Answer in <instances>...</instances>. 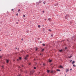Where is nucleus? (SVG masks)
I'll list each match as a JSON object with an SVG mask.
<instances>
[{
  "instance_id": "1",
  "label": "nucleus",
  "mask_w": 76,
  "mask_h": 76,
  "mask_svg": "<svg viewBox=\"0 0 76 76\" xmlns=\"http://www.w3.org/2000/svg\"><path fill=\"white\" fill-rule=\"evenodd\" d=\"M34 72H35L34 70H32L30 72V75H32V74H33Z\"/></svg>"
},
{
  "instance_id": "2",
  "label": "nucleus",
  "mask_w": 76,
  "mask_h": 76,
  "mask_svg": "<svg viewBox=\"0 0 76 76\" xmlns=\"http://www.w3.org/2000/svg\"><path fill=\"white\" fill-rule=\"evenodd\" d=\"M59 68H61V69H63V66H61V65H60L59 66Z\"/></svg>"
},
{
  "instance_id": "3",
  "label": "nucleus",
  "mask_w": 76,
  "mask_h": 76,
  "mask_svg": "<svg viewBox=\"0 0 76 76\" xmlns=\"http://www.w3.org/2000/svg\"><path fill=\"white\" fill-rule=\"evenodd\" d=\"M69 69H66V73H67V72H69Z\"/></svg>"
},
{
  "instance_id": "4",
  "label": "nucleus",
  "mask_w": 76,
  "mask_h": 76,
  "mask_svg": "<svg viewBox=\"0 0 76 76\" xmlns=\"http://www.w3.org/2000/svg\"><path fill=\"white\" fill-rule=\"evenodd\" d=\"M48 20L49 22H51V19L50 18H49L48 19Z\"/></svg>"
},
{
  "instance_id": "5",
  "label": "nucleus",
  "mask_w": 76,
  "mask_h": 76,
  "mask_svg": "<svg viewBox=\"0 0 76 76\" xmlns=\"http://www.w3.org/2000/svg\"><path fill=\"white\" fill-rule=\"evenodd\" d=\"M6 63H9V60L8 59H6Z\"/></svg>"
},
{
  "instance_id": "6",
  "label": "nucleus",
  "mask_w": 76,
  "mask_h": 76,
  "mask_svg": "<svg viewBox=\"0 0 76 76\" xmlns=\"http://www.w3.org/2000/svg\"><path fill=\"white\" fill-rule=\"evenodd\" d=\"M24 60H28V58L26 57L24 58Z\"/></svg>"
},
{
  "instance_id": "7",
  "label": "nucleus",
  "mask_w": 76,
  "mask_h": 76,
  "mask_svg": "<svg viewBox=\"0 0 76 76\" xmlns=\"http://www.w3.org/2000/svg\"><path fill=\"white\" fill-rule=\"evenodd\" d=\"M52 60H50V59H49V62H52Z\"/></svg>"
},
{
  "instance_id": "8",
  "label": "nucleus",
  "mask_w": 76,
  "mask_h": 76,
  "mask_svg": "<svg viewBox=\"0 0 76 76\" xmlns=\"http://www.w3.org/2000/svg\"><path fill=\"white\" fill-rule=\"evenodd\" d=\"M72 38L74 39H75V38H76V36H74L72 37Z\"/></svg>"
},
{
  "instance_id": "9",
  "label": "nucleus",
  "mask_w": 76,
  "mask_h": 76,
  "mask_svg": "<svg viewBox=\"0 0 76 76\" xmlns=\"http://www.w3.org/2000/svg\"><path fill=\"white\" fill-rule=\"evenodd\" d=\"M42 50H41L42 52H43V51H44V50H45V49H42Z\"/></svg>"
},
{
  "instance_id": "10",
  "label": "nucleus",
  "mask_w": 76,
  "mask_h": 76,
  "mask_svg": "<svg viewBox=\"0 0 76 76\" xmlns=\"http://www.w3.org/2000/svg\"><path fill=\"white\" fill-rule=\"evenodd\" d=\"M19 60H22V57H19Z\"/></svg>"
},
{
  "instance_id": "11",
  "label": "nucleus",
  "mask_w": 76,
  "mask_h": 76,
  "mask_svg": "<svg viewBox=\"0 0 76 76\" xmlns=\"http://www.w3.org/2000/svg\"><path fill=\"white\" fill-rule=\"evenodd\" d=\"M50 70H47V72L48 73H49V72H50Z\"/></svg>"
},
{
  "instance_id": "12",
  "label": "nucleus",
  "mask_w": 76,
  "mask_h": 76,
  "mask_svg": "<svg viewBox=\"0 0 76 76\" xmlns=\"http://www.w3.org/2000/svg\"><path fill=\"white\" fill-rule=\"evenodd\" d=\"M21 53H24V50H22L21 51Z\"/></svg>"
},
{
  "instance_id": "13",
  "label": "nucleus",
  "mask_w": 76,
  "mask_h": 76,
  "mask_svg": "<svg viewBox=\"0 0 76 76\" xmlns=\"http://www.w3.org/2000/svg\"><path fill=\"white\" fill-rule=\"evenodd\" d=\"M59 51L60 52H62V51H63V49H61V50H59Z\"/></svg>"
},
{
  "instance_id": "14",
  "label": "nucleus",
  "mask_w": 76,
  "mask_h": 76,
  "mask_svg": "<svg viewBox=\"0 0 76 76\" xmlns=\"http://www.w3.org/2000/svg\"><path fill=\"white\" fill-rule=\"evenodd\" d=\"M35 51H37V50H38V48H35Z\"/></svg>"
},
{
  "instance_id": "15",
  "label": "nucleus",
  "mask_w": 76,
  "mask_h": 76,
  "mask_svg": "<svg viewBox=\"0 0 76 76\" xmlns=\"http://www.w3.org/2000/svg\"><path fill=\"white\" fill-rule=\"evenodd\" d=\"M56 73V71H53V74H54V73Z\"/></svg>"
},
{
  "instance_id": "16",
  "label": "nucleus",
  "mask_w": 76,
  "mask_h": 76,
  "mask_svg": "<svg viewBox=\"0 0 76 76\" xmlns=\"http://www.w3.org/2000/svg\"><path fill=\"white\" fill-rule=\"evenodd\" d=\"M57 71H58V72H60V70L59 69H57Z\"/></svg>"
},
{
  "instance_id": "17",
  "label": "nucleus",
  "mask_w": 76,
  "mask_h": 76,
  "mask_svg": "<svg viewBox=\"0 0 76 76\" xmlns=\"http://www.w3.org/2000/svg\"><path fill=\"white\" fill-rule=\"evenodd\" d=\"M65 50H67V47H66L65 48Z\"/></svg>"
},
{
  "instance_id": "18",
  "label": "nucleus",
  "mask_w": 76,
  "mask_h": 76,
  "mask_svg": "<svg viewBox=\"0 0 76 76\" xmlns=\"http://www.w3.org/2000/svg\"><path fill=\"white\" fill-rule=\"evenodd\" d=\"M75 63V61H73L72 62V64H74V63Z\"/></svg>"
},
{
  "instance_id": "19",
  "label": "nucleus",
  "mask_w": 76,
  "mask_h": 76,
  "mask_svg": "<svg viewBox=\"0 0 76 76\" xmlns=\"http://www.w3.org/2000/svg\"><path fill=\"white\" fill-rule=\"evenodd\" d=\"M20 9H19L18 10V12H20Z\"/></svg>"
},
{
  "instance_id": "20",
  "label": "nucleus",
  "mask_w": 76,
  "mask_h": 76,
  "mask_svg": "<svg viewBox=\"0 0 76 76\" xmlns=\"http://www.w3.org/2000/svg\"><path fill=\"white\" fill-rule=\"evenodd\" d=\"M38 27H39V28H40L41 27V26H40L39 25H38Z\"/></svg>"
},
{
  "instance_id": "21",
  "label": "nucleus",
  "mask_w": 76,
  "mask_h": 76,
  "mask_svg": "<svg viewBox=\"0 0 76 76\" xmlns=\"http://www.w3.org/2000/svg\"><path fill=\"white\" fill-rule=\"evenodd\" d=\"M53 70L51 71V72H50L51 73H53Z\"/></svg>"
},
{
  "instance_id": "22",
  "label": "nucleus",
  "mask_w": 76,
  "mask_h": 76,
  "mask_svg": "<svg viewBox=\"0 0 76 76\" xmlns=\"http://www.w3.org/2000/svg\"><path fill=\"white\" fill-rule=\"evenodd\" d=\"M26 57H29V56H28V55H26Z\"/></svg>"
},
{
  "instance_id": "23",
  "label": "nucleus",
  "mask_w": 76,
  "mask_h": 76,
  "mask_svg": "<svg viewBox=\"0 0 76 76\" xmlns=\"http://www.w3.org/2000/svg\"><path fill=\"white\" fill-rule=\"evenodd\" d=\"M42 45H43V46H45V44H42Z\"/></svg>"
},
{
  "instance_id": "24",
  "label": "nucleus",
  "mask_w": 76,
  "mask_h": 76,
  "mask_svg": "<svg viewBox=\"0 0 76 76\" xmlns=\"http://www.w3.org/2000/svg\"><path fill=\"white\" fill-rule=\"evenodd\" d=\"M73 39H74L73 38H71V40H73Z\"/></svg>"
},
{
  "instance_id": "25",
  "label": "nucleus",
  "mask_w": 76,
  "mask_h": 76,
  "mask_svg": "<svg viewBox=\"0 0 76 76\" xmlns=\"http://www.w3.org/2000/svg\"><path fill=\"white\" fill-rule=\"evenodd\" d=\"M65 19H68V18L67 17V16H65Z\"/></svg>"
},
{
  "instance_id": "26",
  "label": "nucleus",
  "mask_w": 76,
  "mask_h": 76,
  "mask_svg": "<svg viewBox=\"0 0 76 76\" xmlns=\"http://www.w3.org/2000/svg\"><path fill=\"white\" fill-rule=\"evenodd\" d=\"M34 69H37V68H36V67H35V66L34 67Z\"/></svg>"
},
{
  "instance_id": "27",
  "label": "nucleus",
  "mask_w": 76,
  "mask_h": 76,
  "mask_svg": "<svg viewBox=\"0 0 76 76\" xmlns=\"http://www.w3.org/2000/svg\"><path fill=\"white\" fill-rule=\"evenodd\" d=\"M3 57V56H0V58H1Z\"/></svg>"
},
{
  "instance_id": "28",
  "label": "nucleus",
  "mask_w": 76,
  "mask_h": 76,
  "mask_svg": "<svg viewBox=\"0 0 76 76\" xmlns=\"http://www.w3.org/2000/svg\"><path fill=\"white\" fill-rule=\"evenodd\" d=\"M41 2H42V1H39V3H41Z\"/></svg>"
},
{
  "instance_id": "29",
  "label": "nucleus",
  "mask_w": 76,
  "mask_h": 76,
  "mask_svg": "<svg viewBox=\"0 0 76 76\" xmlns=\"http://www.w3.org/2000/svg\"><path fill=\"white\" fill-rule=\"evenodd\" d=\"M73 67H76V65L75 64L73 65Z\"/></svg>"
},
{
  "instance_id": "30",
  "label": "nucleus",
  "mask_w": 76,
  "mask_h": 76,
  "mask_svg": "<svg viewBox=\"0 0 76 76\" xmlns=\"http://www.w3.org/2000/svg\"><path fill=\"white\" fill-rule=\"evenodd\" d=\"M72 57V56H70L69 57V58H71V57Z\"/></svg>"
},
{
  "instance_id": "31",
  "label": "nucleus",
  "mask_w": 76,
  "mask_h": 76,
  "mask_svg": "<svg viewBox=\"0 0 76 76\" xmlns=\"http://www.w3.org/2000/svg\"><path fill=\"white\" fill-rule=\"evenodd\" d=\"M17 76H21V75L20 74H19Z\"/></svg>"
},
{
  "instance_id": "32",
  "label": "nucleus",
  "mask_w": 76,
  "mask_h": 76,
  "mask_svg": "<svg viewBox=\"0 0 76 76\" xmlns=\"http://www.w3.org/2000/svg\"><path fill=\"white\" fill-rule=\"evenodd\" d=\"M17 61H19V59H17Z\"/></svg>"
},
{
  "instance_id": "33",
  "label": "nucleus",
  "mask_w": 76,
  "mask_h": 76,
  "mask_svg": "<svg viewBox=\"0 0 76 76\" xmlns=\"http://www.w3.org/2000/svg\"><path fill=\"white\" fill-rule=\"evenodd\" d=\"M11 10H12V11H13V10H13V9H12Z\"/></svg>"
},
{
  "instance_id": "34",
  "label": "nucleus",
  "mask_w": 76,
  "mask_h": 76,
  "mask_svg": "<svg viewBox=\"0 0 76 76\" xmlns=\"http://www.w3.org/2000/svg\"><path fill=\"white\" fill-rule=\"evenodd\" d=\"M58 4H56V5H55V6H58Z\"/></svg>"
},
{
  "instance_id": "35",
  "label": "nucleus",
  "mask_w": 76,
  "mask_h": 76,
  "mask_svg": "<svg viewBox=\"0 0 76 76\" xmlns=\"http://www.w3.org/2000/svg\"><path fill=\"white\" fill-rule=\"evenodd\" d=\"M15 50H16V49H17V48L15 47Z\"/></svg>"
},
{
  "instance_id": "36",
  "label": "nucleus",
  "mask_w": 76,
  "mask_h": 76,
  "mask_svg": "<svg viewBox=\"0 0 76 76\" xmlns=\"http://www.w3.org/2000/svg\"><path fill=\"white\" fill-rule=\"evenodd\" d=\"M18 51H19V48H18Z\"/></svg>"
},
{
  "instance_id": "37",
  "label": "nucleus",
  "mask_w": 76,
  "mask_h": 76,
  "mask_svg": "<svg viewBox=\"0 0 76 76\" xmlns=\"http://www.w3.org/2000/svg\"><path fill=\"white\" fill-rule=\"evenodd\" d=\"M23 17H25V15H23Z\"/></svg>"
},
{
  "instance_id": "38",
  "label": "nucleus",
  "mask_w": 76,
  "mask_h": 76,
  "mask_svg": "<svg viewBox=\"0 0 76 76\" xmlns=\"http://www.w3.org/2000/svg\"><path fill=\"white\" fill-rule=\"evenodd\" d=\"M51 37H53V34H51Z\"/></svg>"
},
{
  "instance_id": "39",
  "label": "nucleus",
  "mask_w": 76,
  "mask_h": 76,
  "mask_svg": "<svg viewBox=\"0 0 76 76\" xmlns=\"http://www.w3.org/2000/svg\"><path fill=\"white\" fill-rule=\"evenodd\" d=\"M53 64H50V66H52V65H53Z\"/></svg>"
},
{
  "instance_id": "40",
  "label": "nucleus",
  "mask_w": 76,
  "mask_h": 76,
  "mask_svg": "<svg viewBox=\"0 0 76 76\" xmlns=\"http://www.w3.org/2000/svg\"><path fill=\"white\" fill-rule=\"evenodd\" d=\"M22 41H23V38L21 39Z\"/></svg>"
},
{
  "instance_id": "41",
  "label": "nucleus",
  "mask_w": 76,
  "mask_h": 76,
  "mask_svg": "<svg viewBox=\"0 0 76 76\" xmlns=\"http://www.w3.org/2000/svg\"><path fill=\"white\" fill-rule=\"evenodd\" d=\"M31 64L30 63H29V65H31Z\"/></svg>"
},
{
  "instance_id": "42",
  "label": "nucleus",
  "mask_w": 76,
  "mask_h": 76,
  "mask_svg": "<svg viewBox=\"0 0 76 76\" xmlns=\"http://www.w3.org/2000/svg\"><path fill=\"white\" fill-rule=\"evenodd\" d=\"M16 16H18V14H17L16 15Z\"/></svg>"
},
{
  "instance_id": "43",
  "label": "nucleus",
  "mask_w": 76,
  "mask_h": 76,
  "mask_svg": "<svg viewBox=\"0 0 76 76\" xmlns=\"http://www.w3.org/2000/svg\"><path fill=\"white\" fill-rule=\"evenodd\" d=\"M49 31H51V30L49 29Z\"/></svg>"
},
{
  "instance_id": "44",
  "label": "nucleus",
  "mask_w": 76,
  "mask_h": 76,
  "mask_svg": "<svg viewBox=\"0 0 76 76\" xmlns=\"http://www.w3.org/2000/svg\"><path fill=\"white\" fill-rule=\"evenodd\" d=\"M40 55H42V53L41 54V53H40Z\"/></svg>"
},
{
  "instance_id": "45",
  "label": "nucleus",
  "mask_w": 76,
  "mask_h": 76,
  "mask_svg": "<svg viewBox=\"0 0 76 76\" xmlns=\"http://www.w3.org/2000/svg\"><path fill=\"white\" fill-rule=\"evenodd\" d=\"M42 12L43 13H44V11H43Z\"/></svg>"
},
{
  "instance_id": "46",
  "label": "nucleus",
  "mask_w": 76,
  "mask_h": 76,
  "mask_svg": "<svg viewBox=\"0 0 76 76\" xmlns=\"http://www.w3.org/2000/svg\"><path fill=\"white\" fill-rule=\"evenodd\" d=\"M29 32V31H27V33H28Z\"/></svg>"
},
{
  "instance_id": "47",
  "label": "nucleus",
  "mask_w": 76,
  "mask_h": 76,
  "mask_svg": "<svg viewBox=\"0 0 76 76\" xmlns=\"http://www.w3.org/2000/svg\"><path fill=\"white\" fill-rule=\"evenodd\" d=\"M70 70H72V69H70Z\"/></svg>"
},
{
  "instance_id": "48",
  "label": "nucleus",
  "mask_w": 76,
  "mask_h": 76,
  "mask_svg": "<svg viewBox=\"0 0 76 76\" xmlns=\"http://www.w3.org/2000/svg\"><path fill=\"white\" fill-rule=\"evenodd\" d=\"M66 40H67V41H69V40H68L67 39Z\"/></svg>"
},
{
  "instance_id": "49",
  "label": "nucleus",
  "mask_w": 76,
  "mask_h": 76,
  "mask_svg": "<svg viewBox=\"0 0 76 76\" xmlns=\"http://www.w3.org/2000/svg\"><path fill=\"white\" fill-rule=\"evenodd\" d=\"M3 67H4V66H2V68H3Z\"/></svg>"
},
{
  "instance_id": "50",
  "label": "nucleus",
  "mask_w": 76,
  "mask_h": 76,
  "mask_svg": "<svg viewBox=\"0 0 76 76\" xmlns=\"http://www.w3.org/2000/svg\"><path fill=\"white\" fill-rule=\"evenodd\" d=\"M71 61H72V60H71L70 61V62H71Z\"/></svg>"
},
{
  "instance_id": "51",
  "label": "nucleus",
  "mask_w": 76,
  "mask_h": 76,
  "mask_svg": "<svg viewBox=\"0 0 76 76\" xmlns=\"http://www.w3.org/2000/svg\"><path fill=\"white\" fill-rule=\"evenodd\" d=\"M43 3H44V4H45V3L44 2H43Z\"/></svg>"
},
{
  "instance_id": "52",
  "label": "nucleus",
  "mask_w": 76,
  "mask_h": 76,
  "mask_svg": "<svg viewBox=\"0 0 76 76\" xmlns=\"http://www.w3.org/2000/svg\"><path fill=\"white\" fill-rule=\"evenodd\" d=\"M38 40L39 39V38H38Z\"/></svg>"
},
{
  "instance_id": "53",
  "label": "nucleus",
  "mask_w": 76,
  "mask_h": 76,
  "mask_svg": "<svg viewBox=\"0 0 76 76\" xmlns=\"http://www.w3.org/2000/svg\"><path fill=\"white\" fill-rule=\"evenodd\" d=\"M69 16H70V15H68V17H69Z\"/></svg>"
},
{
  "instance_id": "54",
  "label": "nucleus",
  "mask_w": 76,
  "mask_h": 76,
  "mask_svg": "<svg viewBox=\"0 0 76 76\" xmlns=\"http://www.w3.org/2000/svg\"><path fill=\"white\" fill-rule=\"evenodd\" d=\"M19 69H20V66H19Z\"/></svg>"
},
{
  "instance_id": "55",
  "label": "nucleus",
  "mask_w": 76,
  "mask_h": 76,
  "mask_svg": "<svg viewBox=\"0 0 76 76\" xmlns=\"http://www.w3.org/2000/svg\"><path fill=\"white\" fill-rule=\"evenodd\" d=\"M7 13H9V12H7Z\"/></svg>"
},
{
  "instance_id": "56",
  "label": "nucleus",
  "mask_w": 76,
  "mask_h": 76,
  "mask_svg": "<svg viewBox=\"0 0 76 76\" xmlns=\"http://www.w3.org/2000/svg\"><path fill=\"white\" fill-rule=\"evenodd\" d=\"M43 66H45V64H43Z\"/></svg>"
},
{
  "instance_id": "57",
  "label": "nucleus",
  "mask_w": 76,
  "mask_h": 76,
  "mask_svg": "<svg viewBox=\"0 0 76 76\" xmlns=\"http://www.w3.org/2000/svg\"><path fill=\"white\" fill-rule=\"evenodd\" d=\"M46 20V19H45V20Z\"/></svg>"
},
{
  "instance_id": "58",
  "label": "nucleus",
  "mask_w": 76,
  "mask_h": 76,
  "mask_svg": "<svg viewBox=\"0 0 76 76\" xmlns=\"http://www.w3.org/2000/svg\"><path fill=\"white\" fill-rule=\"evenodd\" d=\"M68 16V15H66V16Z\"/></svg>"
},
{
  "instance_id": "59",
  "label": "nucleus",
  "mask_w": 76,
  "mask_h": 76,
  "mask_svg": "<svg viewBox=\"0 0 76 76\" xmlns=\"http://www.w3.org/2000/svg\"><path fill=\"white\" fill-rule=\"evenodd\" d=\"M22 67H23V66L22 65Z\"/></svg>"
},
{
  "instance_id": "60",
  "label": "nucleus",
  "mask_w": 76,
  "mask_h": 76,
  "mask_svg": "<svg viewBox=\"0 0 76 76\" xmlns=\"http://www.w3.org/2000/svg\"><path fill=\"white\" fill-rule=\"evenodd\" d=\"M18 20V21H19V20Z\"/></svg>"
},
{
  "instance_id": "61",
  "label": "nucleus",
  "mask_w": 76,
  "mask_h": 76,
  "mask_svg": "<svg viewBox=\"0 0 76 76\" xmlns=\"http://www.w3.org/2000/svg\"><path fill=\"white\" fill-rule=\"evenodd\" d=\"M0 51H1V50H0Z\"/></svg>"
},
{
  "instance_id": "62",
  "label": "nucleus",
  "mask_w": 76,
  "mask_h": 76,
  "mask_svg": "<svg viewBox=\"0 0 76 76\" xmlns=\"http://www.w3.org/2000/svg\"><path fill=\"white\" fill-rule=\"evenodd\" d=\"M44 26V25H43V26Z\"/></svg>"
},
{
  "instance_id": "63",
  "label": "nucleus",
  "mask_w": 76,
  "mask_h": 76,
  "mask_svg": "<svg viewBox=\"0 0 76 76\" xmlns=\"http://www.w3.org/2000/svg\"><path fill=\"white\" fill-rule=\"evenodd\" d=\"M36 64H37V63H36Z\"/></svg>"
},
{
  "instance_id": "64",
  "label": "nucleus",
  "mask_w": 76,
  "mask_h": 76,
  "mask_svg": "<svg viewBox=\"0 0 76 76\" xmlns=\"http://www.w3.org/2000/svg\"><path fill=\"white\" fill-rule=\"evenodd\" d=\"M68 42H69V41H68Z\"/></svg>"
}]
</instances>
